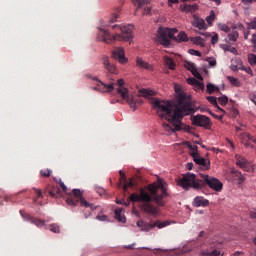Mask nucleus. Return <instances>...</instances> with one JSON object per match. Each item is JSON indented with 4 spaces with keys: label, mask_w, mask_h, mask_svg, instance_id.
Masks as SVG:
<instances>
[{
    "label": "nucleus",
    "mask_w": 256,
    "mask_h": 256,
    "mask_svg": "<svg viewBox=\"0 0 256 256\" xmlns=\"http://www.w3.org/2000/svg\"><path fill=\"white\" fill-rule=\"evenodd\" d=\"M177 93L176 102L171 100H160L159 98H152V106L157 110V115L160 119H166L170 124L163 123L162 127L171 135L175 131H181V119L185 115H193L197 113V108L193 107L191 97L183 93L181 86H175Z\"/></svg>",
    "instance_id": "1"
},
{
    "label": "nucleus",
    "mask_w": 256,
    "mask_h": 256,
    "mask_svg": "<svg viewBox=\"0 0 256 256\" xmlns=\"http://www.w3.org/2000/svg\"><path fill=\"white\" fill-rule=\"evenodd\" d=\"M147 191H149L150 194L143 188H140V193H132L127 202L123 200V205L129 207L131 201L132 203H141V211L148 215H158V207H165V197H169V193H167V182L158 179L157 182L147 186Z\"/></svg>",
    "instance_id": "2"
},
{
    "label": "nucleus",
    "mask_w": 256,
    "mask_h": 256,
    "mask_svg": "<svg viewBox=\"0 0 256 256\" xmlns=\"http://www.w3.org/2000/svg\"><path fill=\"white\" fill-rule=\"evenodd\" d=\"M111 28L118 29L121 31V34L116 33L115 35H111L109 30L101 28L99 37L101 38V41H104V43L111 45L115 43V41H131V39H133V25H113Z\"/></svg>",
    "instance_id": "3"
},
{
    "label": "nucleus",
    "mask_w": 256,
    "mask_h": 256,
    "mask_svg": "<svg viewBox=\"0 0 256 256\" xmlns=\"http://www.w3.org/2000/svg\"><path fill=\"white\" fill-rule=\"evenodd\" d=\"M176 183L179 187H182V189H185L186 191L189 189H203V182H201V179H197L195 174L189 172L183 174L181 178H178Z\"/></svg>",
    "instance_id": "4"
},
{
    "label": "nucleus",
    "mask_w": 256,
    "mask_h": 256,
    "mask_svg": "<svg viewBox=\"0 0 256 256\" xmlns=\"http://www.w3.org/2000/svg\"><path fill=\"white\" fill-rule=\"evenodd\" d=\"M175 33H178L177 28H163L160 27L157 31V41L164 47L171 45V39H175Z\"/></svg>",
    "instance_id": "5"
},
{
    "label": "nucleus",
    "mask_w": 256,
    "mask_h": 256,
    "mask_svg": "<svg viewBox=\"0 0 256 256\" xmlns=\"http://www.w3.org/2000/svg\"><path fill=\"white\" fill-rule=\"evenodd\" d=\"M117 85L119 86V88L117 89V93L122 98V101L117 100V103H123V101H126L131 109L135 111L137 109V102H135V99H133V97L129 96V90L123 86L125 85V80L119 79L117 81Z\"/></svg>",
    "instance_id": "6"
},
{
    "label": "nucleus",
    "mask_w": 256,
    "mask_h": 256,
    "mask_svg": "<svg viewBox=\"0 0 256 256\" xmlns=\"http://www.w3.org/2000/svg\"><path fill=\"white\" fill-rule=\"evenodd\" d=\"M201 182L203 183L202 185V189L203 187H209L210 189H212L213 191H216L217 193H220V191H223V183L213 177V176H209L207 174H201Z\"/></svg>",
    "instance_id": "7"
},
{
    "label": "nucleus",
    "mask_w": 256,
    "mask_h": 256,
    "mask_svg": "<svg viewBox=\"0 0 256 256\" xmlns=\"http://www.w3.org/2000/svg\"><path fill=\"white\" fill-rule=\"evenodd\" d=\"M92 81H96V86H94L92 89L93 91H99V93H111V91H114L115 84H105V82L99 80L97 77H92Z\"/></svg>",
    "instance_id": "8"
},
{
    "label": "nucleus",
    "mask_w": 256,
    "mask_h": 256,
    "mask_svg": "<svg viewBox=\"0 0 256 256\" xmlns=\"http://www.w3.org/2000/svg\"><path fill=\"white\" fill-rule=\"evenodd\" d=\"M191 121L196 127H204V129H209V127H211V119L205 115L198 114L196 116H191Z\"/></svg>",
    "instance_id": "9"
},
{
    "label": "nucleus",
    "mask_w": 256,
    "mask_h": 256,
    "mask_svg": "<svg viewBox=\"0 0 256 256\" xmlns=\"http://www.w3.org/2000/svg\"><path fill=\"white\" fill-rule=\"evenodd\" d=\"M120 174V184L119 186L121 187V183H123V191L127 193V189L129 187L132 189L133 187H137V180L135 178H130V180L127 182V177L125 176V172L123 170L119 171Z\"/></svg>",
    "instance_id": "10"
},
{
    "label": "nucleus",
    "mask_w": 256,
    "mask_h": 256,
    "mask_svg": "<svg viewBox=\"0 0 256 256\" xmlns=\"http://www.w3.org/2000/svg\"><path fill=\"white\" fill-rule=\"evenodd\" d=\"M112 58L116 59L121 65H125L128 61L125 57V50L123 47H115L112 51Z\"/></svg>",
    "instance_id": "11"
},
{
    "label": "nucleus",
    "mask_w": 256,
    "mask_h": 256,
    "mask_svg": "<svg viewBox=\"0 0 256 256\" xmlns=\"http://www.w3.org/2000/svg\"><path fill=\"white\" fill-rule=\"evenodd\" d=\"M72 195L67 200V205H70L71 207H76L77 203H79V200L83 199V192H81L80 189H73ZM74 197V198H73Z\"/></svg>",
    "instance_id": "12"
},
{
    "label": "nucleus",
    "mask_w": 256,
    "mask_h": 256,
    "mask_svg": "<svg viewBox=\"0 0 256 256\" xmlns=\"http://www.w3.org/2000/svg\"><path fill=\"white\" fill-rule=\"evenodd\" d=\"M20 215H21V217H23V219H25V221H29L30 223H32V225H36V227H45L44 220L35 218V217L23 212V210H20Z\"/></svg>",
    "instance_id": "13"
},
{
    "label": "nucleus",
    "mask_w": 256,
    "mask_h": 256,
    "mask_svg": "<svg viewBox=\"0 0 256 256\" xmlns=\"http://www.w3.org/2000/svg\"><path fill=\"white\" fill-rule=\"evenodd\" d=\"M235 159H236V165L241 169H243L244 171H251V169H253V166H251V163L247 161V158L237 154L235 156Z\"/></svg>",
    "instance_id": "14"
},
{
    "label": "nucleus",
    "mask_w": 256,
    "mask_h": 256,
    "mask_svg": "<svg viewBox=\"0 0 256 256\" xmlns=\"http://www.w3.org/2000/svg\"><path fill=\"white\" fill-rule=\"evenodd\" d=\"M193 160H194V163H197V165H200V168L203 171H207V170L211 169V162L209 160L205 159L204 157L194 154Z\"/></svg>",
    "instance_id": "15"
},
{
    "label": "nucleus",
    "mask_w": 256,
    "mask_h": 256,
    "mask_svg": "<svg viewBox=\"0 0 256 256\" xmlns=\"http://www.w3.org/2000/svg\"><path fill=\"white\" fill-rule=\"evenodd\" d=\"M102 63H103V67L107 71V73H110L111 75H117V72H118L117 66H115L114 64H112L109 61V57L103 56Z\"/></svg>",
    "instance_id": "16"
},
{
    "label": "nucleus",
    "mask_w": 256,
    "mask_h": 256,
    "mask_svg": "<svg viewBox=\"0 0 256 256\" xmlns=\"http://www.w3.org/2000/svg\"><path fill=\"white\" fill-rule=\"evenodd\" d=\"M192 25L196 29H199V31H206V29H207V24L205 23V20L203 18H199L197 16L194 17V19L192 21Z\"/></svg>",
    "instance_id": "17"
},
{
    "label": "nucleus",
    "mask_w": 256,
    "mask_h": 256,
    "mask_svg": "<svg viewBox=\"0 0 256 256\" xmlns=\"http://www.w3.org/2000/svg\"><path fill=\"white\" fill-rule=\"evenodd\" d=\"M194 207H209V200L205 199L203 196H196L193 200Z\"/></svg>",
    "instance_id": "18"
},
{
    "label": "nucleus",
    "mask_w": 256,
    "mask_h": 256,
    "mask_svg": "<svg viewBox=\"0 0 256 256\" xmlns=\"http://www.w3.org/2000/svg\"><path fill=\"white\" fill-rule=\"evenodd\" d=\"M136 66H138L140 69H146L147 71H153V66H151L149 63L145 62L143 58L137 57L136 58Z\"/></svg>",
    "instance_id": "19"
},
{
    "label": "nucleus",
    "mask_w": 256,
    "mask_h": 256,
    "mask_svg": "<svg viewBox=\"0 0 256 256\" xmlns=\"http://www.w3.org/2000/svg\"><path fill=\"white\" fill-rule=\"evenodd\" d=\"M149 3H151V0H132L134 7H137L134 15H137V11H139V9H143L145 5H149Z\"/></svg>",
    "instance_id": "20"
},
{
    "label": "nucleus",
    "mask_w": 256,
    "mask_h": 256,
    "mask_svg": "<svg viewBox=\"0 0 256 256\" xmlns=\"http://www.w3.org/2000/svg\"><path fill=\"white\" fill-rule=\"evenodd\" d=\"M164 64L166 65V67H168V69H170V71H175L177 67V65L175 64V60H173L169 56L164 57Z\"/></svg>",
    "instance_id": "21"
},
{
    "label": "nucleus",
    "mask_w": 256,
    "mask_h": 256,
    "mask_svg": "<svg viewBox=\"0 0 256 256\" xmlns=\"http://www.w3.org/2000/svg\"><path fill=\"white\" fill-rule=\"evenodd\" d=\"M241 67H243V61L241 59L232 60V64L230 65L231 71H241Z\"/></svg>",
    "instance_id": "22"
},
{
    "label": "nucleus",
    "mask_w": 256,
    "mask_h": 256,
    "mask_svg": "<svg viewBox=\"0 0 256 256\" xmlns=\"http://www.w3.org/2000/svg\"><path fill=\"white\" fill-rule=\"evenodd\" d=\"M173 41H177L178 43H187L189 41V37L187 36V33L185 31H181L177 37L172 39Z\"/></svg>",
    "instance_id": "23"
},
{
    "label": "nucleus",
    "mask_w": 256,
    "mask_h": 256,
    "mask_svg": "<svg viewBox=\"0 0 256 256\" xmlns=\"http://www.w3.org/2000/svg\"><path fill=\"white\" fill-rule=\"evenodd\" d=\"M197 4H184L181 6V11H184L185 13H193L197 9Z\"/></svg>",
    "instance_id": "24"
},
{
    "label": "nucleus",
    "mask_w": 256,
    "mask_h": 256,
    "mask_svg": "<svg viewBox=\"0 0 256 256\" xmlns=\"http://www.w3.org/2000/svg\"><path fill=\"white\" fill-rule=\"evenodd\" d=\"M201 256H219L221 255V251L214 249L212 251L209 250H202L200 251Z\"/></svg>",
    "instance_id": "25"
},
{
    "label": "nucleus",
    "mask_w": 256,
    "mask_h": 256,
    "mask_svg": "<svg viewBox=\"0 0 256 256\" xmlns=\"http://www.w3.org/2000/svg\"><path fill=\"white\" fill-rule=\"evenodd\" d=\"M190 41L194 45H200V47L205 46V39L201 38V36L191 37Z\"/></svg>",
    "instance_id": "26"
},
{
    "label": "nucleus",
    "mask_w": 256,
    "mask_h": 256,
    "mask_svg": "<svg viewBox=\"0 0 256 256\" xmlns=\"http://www.w3.org/2000/svg\"><path fill=\"white\" fill-rule=\"evenodd\" d=\"M227 79L233 87H239L241 85V81L233 76H227Z\"/></svg>",
    "instance_id": "27"
},
{
    "label": "nucleus",
    "mask_w": 256,
    "mask_h": 256,
    "mask_svg": "<svg viewBox=\"0 0 256 256\" xmlns=\"http://www.w3.org/2000/svg\"><path fill=\"white\" fill-rule=\"evenodd\" d=\"M49 195H51L53 198L59 197V195H61V189L59 187H52L49 190Z\"/></svg>",
    "instance_id": "28"
},
{
    "label": "nucleus",
    "mask_w": 256,
    "mask_h": 256,
    "mask_svg": "<svg viewBox=\"0 0 256 256\" xmlns=\"http://www.w3.org/2000/svg\"><path fill=\"white\" fill-rule=\"evenodd\" d=\"M155 227H157V223L151 224L145 222L144 226L141 228V231H146L148 233V231H151V229H155Z\"/></svg>",
    "instance_id": "29"
},
{
    "label": "nucleus",
    "mask_w": 256,
    "mask_h": 256,
    "mask_svg": "<svg viewBox=\"0 0 256 256\" xmlns=\"http://www.w3.org/2000/svg\"><path fill=\"white\" fill-rule=\"evenodd\" d=\"M140 93L143 97H153V95H155V91L149 89H142Z\"/></svg>",
    "instance_id": "30"
},
{
    "label": "nucleus",
    "mask_w": 256,
    "mask_h": 256,
    "mask_svg": "<svg viewBox=\"0 0 256 256\" xmlns=\"http://www.w3.org/2000/svg\"><path fill=\"white\" fill-rule=\"evenodd\" d=\"M228 39L229 41H232L233 43H235V41L239 39V32L233 31L232 33L228 34Z\"/></svg>",
    "instance_id": "31"
},
{
    "label": "nucleus",
    "mask_w": 256,
    "mask_h": 256,
    "mask_svg": "<svg viewBox=\"0 0 256 256\" xmlns=\"http://www.w3.org/2000/svg\"><path fill=\"white\" fill-rule=\"evenodd\" d=\"M206 90L209 95H212L215 91H219V89L212 83L207 84Z\"/></svg>",
    "instance_id": "32"
},
{
    "label": "nucleus",
    "mask_w": 256,
    "mask_h": 256,
    "mask_svg": "<svg viewBox=\"0 0 256 256\" xmlns=\"http://www.w3.org/2000/svg\"><path fill=\"white\" fill-rule=\"evenodd\" d=\"M185 67H186V69H188V71H191V73H193V75H195V73H197V68H195V64H193L191 62H187Z\"/></svg>",
    "instance_id": "33"
},
{
    "label": "nucleus",
    "mask_w": 256,
    "mask_h": 256,
    "mask_svg": "<svg viewBox=\"0 0 256 256\" xmlns=\"http://www.w3.org/2000/svg\"><path fill=\"white\" fill-rule=\"evenodd\" d=\"M33 191L36 194V198L33 199L34 203H37L38 199H43V193L41 192V189L33 188Z\"/></svg>",
    "instance_id": "34"
},
{
    "label": "nucleus",
    "mask_w": 256,
    "mask_h": 256,
    "mask_svg": "<svg viewBox=\"0 0 256 256\" xmlns=\"http://www.w3.org/2000/svg\"><path fill=\"white\" fill-rule=\"evenodd\" d=\"M248 63L252 67H254V65H256V55L255 54H253V53L248 54Z\"/></svg>",
    "instance_id": "35"
},
{
    "label": "nucleus",
    "mask_w": 256,
    "mask_h": 256,
    "mask_svg": "<svg viewBox=\"0 0 256 256\" xmlns=\"http://www.w3.org/2000/svg\"><path fill=\"white\" fill-rule=\"evenodd\" d=\"M206 21L208 25H213V22L215 21V11H211L210 15L206 17Z\"/></svg>",
    "instance_id": "36"
},
{
    "label": "nucleus",
    "mask_w": 256,
    "mask_h": 256,
    "mask_svg": "<svg viewBox=\"0 0 256 256\" xmlns=\"http://www.w3.org/2000/svg\"><path fill=\"white\" fill-rule=\"evenodd\" d=\"M207 101L213 105V107H219V104L217 103V97L215 96H208Z\"/></svg>",
    "instance_id": "37"
},
{
    "label": "nucleus",
    "mask_w": 256,
    "mask_h": 256,
    "mask_svg": "<svg viewBox=\"0 0 256 256\" xmlns=\"http://www.w3.org/2000/svg\"><path fill=\"white\" fill-rule=\"evenodd\" d=\"M49 230L52 232V233H60L61 229L59 228V225L57 224H51L49 226Z\"/></svg>",
    "instance_id": "38"
},
{
    "label": "nucleus",
    "mask_w": 256,
    "mask_h": 256,
    "mask_svg": "<svg viewBox=\"0 0 256 256\" xmlns=\"http://www.w3.org/2000/svg\"><path fill=\"white\" fill-rule=\"evenodd\" d=\"M218 101H219L220 105L225 106V105H227V103H229V98L227 96H220L218 98Z\"/></svg>",
    "instance_id": "39"
},
{
    "label": "nucleus",
    "mask_w": 256,
    "mask_h": 256,
    "mask_svg": "<svg viewBox=\"0 0 256 256\" xmlns=\"http://www.w3.org/2000/svg\"><path fill=\"white\" fill-rule=\"evenodd\" d=\"M79 203H80L81 207H90L91 209H93V204H89V203L87 202V200H85V199H83V198H81V199L79 200Z\"/></svg>",
    "instance_id": "40"
},
{
    "label": "nucleus",
    "mask_w": 256,
    "mask_h": 256,
    "mask_svg": "<svg viewBox=\"0 0 256 256\" xmlns=\"http://www.w3.org/2000/svg\"><path fill=\"white\" fill-rule=\"evenodd\" d=\"M241 71H245L248 75H250L251 77H253V70L251 69V67H245L243 64L240 67Z\"/></svg>",
    "instance_id": "41"
},
{
    "label": "nucleus",
    "mask_w": 256,
    "mask_h": 256,
    "mask_svg": "<svg viewBox=\"0 0 256 256\" xmlns=\"http://www.w3.org/2000/svg\"><path fill=\"white\" fill-rule=\"evenodd\" d=\"M218 27L220 31H224V33H229L231 31V28H229V26L226 24H219Z\"/></svg>",
    "instance_id": "42"
},
{
    "label": "nucleus",
    "mask_w": 256,
    "mask_h": 256,
    "mask_svg": "<svg viewBox=\"0 0 256 256\" xmlns=\"http://www.w3.org/2000/svg\"><path fill=\"white\" fill-rule=\"evenodd\" d=\"M196 91H204L205 90V84L203 82H200L199 80L197 81L196 85L194 86Z\"/></svg>",
    "instance_id": "43"
},
{
    "label": "nucleus",
    "mask_w": 256,
    "mask_h": 256,
    "mask_svg": "<svg viewBox=\"0 0 256 256\" xmlns=\"http://www.w3.org/2000/svg\"><path fill=\"white\" fill-rule=\"evenodd\" d=\"M247 27H248V29H254V30H256V17L253 18L252 21H250V22L247 23Z\"/></svg>",
    "instance_id": "44"
},
{
    "label": "nucleus",
    "mask_w": 256,
    "mask_h": 256,
    "mask_svg": "<svg viewBox=\"0 0 256 256\" xmlns=\"http://www.w3.org/2000/svg\"><path fill=\"white\" fill-rule=\"evenodd\" d=\"M41 177H51V170L44 169L40 171Z\"/></svg>",
    "instance_id": "45"
},
{
    "label": "nucleus",
    "mask_w": 256,
    "mask_h": 256,
    "mask_svg": "<svg viewBox=\"0 0 256 256\" xmlns=\"http://www.w3.org/2000/svg\"><path fill=\"white\" fill-rule=\"evenodd\" d=\"M242 137H246L248 141H251L252 143L256 144V137H253L247 133H242Z\"/></svg>",
    "instance_id": "46"
},
{
    "label": "nucleus",
    "mask_w": 256,
    "mask_h": 256,
    "mask_svg": "<svg viewBox=\"0 0 256 256\" xmlns=\"http://www.w3.org/2000/svg\"><path fill=\"white\" fill-rule=\"evenodd\" d=\"M119 13H121V8H117L116 13H114V16L111 20L112 23H115V21H117V19H119Z\"/></svg>",
    "instance_id": "47"
},
{
    "label": "nucleus",
    "mask_w": 256,
    "mask_h": 256,
    "mask_svg": "<svg viewBox=\"0 0 256 256\" xmlns=\"http://www.w3.org/2000/svg\"><path fill=\"white\" fill-rule=\"evenodd\" d=\"M198 80L197 79H195V78H188L187 79V84L188 85H193V87H195L196 85H197V82Z\"/></svg>",
    "instance_id": "48"
},
{
    "label": "nucleus",
    "mask_w": 256,
    "mask_h": 256,
    "mask_svg": "<svg viewBox=\"0 0 256 256\" xmlns=\"http://www.w3.org/2000/svg\"><path fill=\"white\" fill-rule=\"evenodd\" d=\"M218 41H219V34H214V35L212 36V38H211V43H212V45L217 44Z\"/></svg>",
    "instance_id": "49"
},
{
    "label": "nucleus",
    "mask_w": 256,
    "mask_h": 256,
    "mask_svg": "<svg viewBox=\"0 0 256 256\" xmlns=\"http://www.w3.org/2000/svg\"><path fill=\"white\" fill-rule=\"evenodd\" d=\"M236 177H238V183L241 185V183H243V181H245V176H243V174L241 173H237Z\"/></svg>",
    "instance_id": "50"
},
{
    "label": "nucleus",
    "mask_w": 256,
    "mask_h": 256,
    "mask_svg": "<svg viewBox=\"0 0 256 256\" xmlns=\"http://www.w3.org/2000/svg\"><path fill=\"white\" fill-rule=\"evenodd\" d=\"M115 219H117V221H119L120 223H125V221H127L125 216H123L121 214H119V216H115Z\"/></svg>",
    "instance_id": "51"
},
{
    "label": "nucleus",
    "mask_w": 256,
    "mask_h": 256,
    "mask_svg": "<svg viewBox=\"0 0 256 256\" xmlns=\"http://www.w3.org/2000/svg\"><path fill=\"white\" fill-rule=\"evenodd\" d=\"M189 54L190 55H195L196 57H201V52H199L197 50H194V49H190Z\"/></svg>",
    "instance_id": "52"
},
{
    "label": "nucleus",
    "mask_w": 256,
    "mask_h": 256,
    "mask_svg": "<svg viewBox=\"0 0 256 256\" xmlns=\"http://www.w3.org/2000/svg\"><path fill=\"white\" fill-rule=\"evenodd\" d=\"M96 219L98 221H109V218L107 217V215L97 216Z\"/></svg>",
    "instance_id": "53"
},
{
    "label": "nucleus",
    "mask_w": 256,
    "mask_h": 256,
    "mask_svg": "<svg viewBox=\"0 0 256 256\" xmlns=\"http://www.w3.org/2000/svg\"><path fill=\"white\" fill-rule=\"evenodd\" d=\"M158 229H163V227H167V222H156Z\"/></svg>",
    "instance_id": "54"
},
{
    "label": "nucleus",
    "mask_w": 256,
    "mask_h": 256,
    "mask_svg": "<svg viewBox=\"0 0 256 256\" xmlns=\"http://www.w3.org/2000/svg\"><path fill=\"white\" fill-rule=\"evenodd\" d=\"M251 219H256V208L249 211Z\"/></svg>",
    "instance_id": "55"
},
{
    "label": "nucleus",
    "mask_w": 256,
    "mask_h": 256,
    "mask_svg": "<svg viewBox=\"0 0 256 256\" xmlns=\"http://www.w3.org/2000/svg\"><path fill=\"white\" fill-rule=\"evenodd\" d=\"M256 0H242L243 5H253Z\"/></svg>",
    "instance_id": "56"
},
{
    "label": "nucleus",
    "mask_w": 256,
    "mask_h": 256,
    "mask_svg": "<svg viewBox=\"0 0 256 256\" xmlns=\"http://www.w3.org/2000/svg\"><path fill=\"white\" fill-rule=\"evenodd\" d=\"M59 185L62 188V191L67 193V186H65V183H63V181H59Z\"/></svg>",
    "instance_id": "57"
},
{
    "label": "nucleus",
    "mask_w": 256,
    "mask_h": 256,
    "mask_svg": "<svg viewBox=\"0 0 256 256\" xmlns=\"http://www.w3.org/2000/svg\"><path fill=\"white\" fill-rule=\"evenodd\" d=\"M225 51H230V53H233L234 55H237V49L235 47L227 48Z\"/></svg>",
    "instance_id": "58"
},
{
    "label": "nucleus",
    "mask_w": 256,
    "mask_h": 256,
    "mask_svg": "<svg viewBox=\"0 0 256 256\" xmlns=\"http://www.w3.org/2000/svg\"><path fill=\"white\" fill-rule=\"evenodd\" d=\"M122 211H123V209L117 208V209L115 210V217H119V215H121Z\"/></svg>",
    "instance_id": "59"
},
{
    "label": "nucleus",
    "mask_w": 256,
    "mask_h": 256,
    "mask_svg": "<svg viewBox=\"0 0 256 256\" xmlns=\"http://www.w3.org/2000/svg\"><path fill=\"white\" fill-rule=\"evenodd\" d=\"M145 223H146V222H143V220H139V221L137 222V227H141V229H143Z\"/></svg>",
    "instance_id": "60"
},
{
    "label": "nucleus",
    "mask_w": 256,
    "mask_h": 256,
    "mask_svg": "<svg viewBox=\"0 0 256 256\" xmlns=\"http://www.w3.org/2000/svg\"><path fill=\"white\" fill-rule=\"evenodd\" d=\"M252 43H253L254 49H256V34L252 35Z\"/></svg>",
    "instance_id": "61"
},
{
    "label": "nucleus",
    "mask_w": 256,
    "mask_h": 256,
    "mask_svg": "<svg viewBox=\"0 0 256 256\" xmlns=\"http://www.w3.org/2000/svg\"><path fill=\"white\" fill-rule=\"evenodd\" d=\"M150 13H151V7H147L145 8L143 15H149Z\"/></svg>",
    "instance_id": "62"
},
{
    "label": "nucleus",
    "mask_w": 256,
    "mask_h": 256,
    "mask_svg": "<svg viewBox=\"0 0 256 256\" xmlns=\"http://www.w3.org/2000/svg\"><path fill=\"white\" fill-rule=\"evenodd\" d=\"M125 249H135V243L124 246Z\"/></svg>",
    "instance_id": "63"
},
{
    "label": "nucleus",
    "mask_w": 256,
    "mask_h": 256,
    "mask_svg": "<svg viewBox=\"0 0 256 256\" xmlns=\"http://www.w3.org/2000/svg\"><path fill=\"white\" fill-rule=\"evenodd\" d=\"M186 167L191 171V169H193V163H187Z\"/></svg>",
    "instance_id": "64"
}]
</instances>
